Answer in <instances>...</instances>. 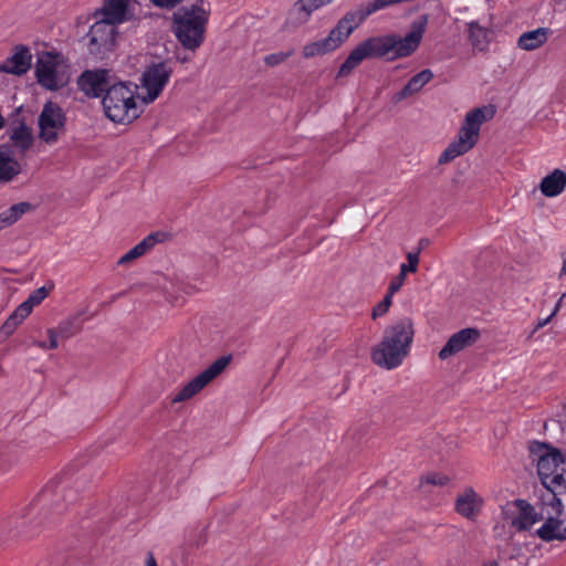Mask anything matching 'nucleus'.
I'll list each match as a JSON object with an SVG mask.
<instances>
[{
	"label": "nucleus",
	"instance_id": "nucleus-18",
	"mask_svg": "<svg viewBox=\"0 0 566 566\" xmlns=\"http://www.w3.org/2000/svg\"><path fill=\"white\" fill-rule=\"evenodd\" d=\"M31 53L27 46H18L12 56L0 65V72L21 75L31 66Z\"/></svg>",
	"mask_w": 566,
	"mask_h": 566
},
{
	"label": "nucleus",
	"instance_id": "nucleus-25",
	"mask_svg": "<svg viewBox=\"0 0 566 566\" xmlns=\"http://www.w3.org/2000/svg\"><path fill=\"white\" fill-rule=\"evenodd\" d=\"M547 514L549 515L544 524L536 531V535L544 542H552V541H564L566 539V533L560 534V525L563 524L562 521H559L557 517H554L553 509L551 507L549 511H547ZM559 514H556V516H559Z\"/></svg>",
	"mask_w": 566,
	"mask_h": 566
},
{
	"label": "nucleus",
	"instance_id": "nucleus-16",
	"mask_svg": "<svg viewBox=\"0 0 566 566\" xmlns=\"http://www.w3.org/2000/svg\"><path fill=\"white\" fill-rule=\"evenodd\" d=\"M484 505V501L473 488H465L463 492L458 494L454 502V511L469 521H475L480 515Z\"/></svg>",
	"mask_w": 566,
	"mask_h": 566
},
{
	"label": "nucleus",
	"instance_id": "nucleus-12",
	"mask_svg": "<svg viewBox=\"0 0 566 566\" xmlns=\"http://www.w3.org/2000/svg\"><path fill=\"white\" fill-rule=\"evenodd\" d=\"M171 74L172 67L167 61L150 64L143 73L142 82L146 90V95L142 97L143 102L146 104L154 102L163 92Z\"/></svg>",
	"mask_w": 566,
	"mask_h": 566
},
{
	"label": "nucleus",
	"instance_id": "nucleus-43",
	"mask_svg": "<svg viewBox=\"0 0 566 566\" xmlns=\"http://www.w3.org/2000/svg\"><path fill=\"white\" fill-rule=\"evenodd\" d=\"M7 228V224L4 223V220L2 218V214L0 213V230Z\"/></svg>",
	"mask_w": 566,
	"mask_h": 566
},
{
	"label": "nucleus",
	"instance_id": "nucleus-34",
	"mask_svg": "<svg viewBox=\"0 0 566 566\" xmlns=\"http://www.w3.org/2000/svg\"><path fill=\"white\" fill-rule=\"evenodd\" d=\"M402 358L403 356H371L374 364L387 370L401 366Z\"/></svg>",
	"mask_w": 566,
	"mask_h": 566
},
{
	"label": "nucleus",
	"instance_id": "nucleus-3",
	"mask_svg": "<svg viewBox=\"0 0 566 566\" xmlns=\"http://www.w3.org/2000/svg\"><path fill=\"white\" fill-rule=\"evenodd\" d=\"M180 7L172 14V32L186 50L195 52L205 41L210 11L201 4Z\"/></svg>",
	"mask_w": 566,
	"mask_h": 566
},
{
	"label": "nucleus",
	"instance_id": "nucleus-40",
	"mask_svg": "<svg viewBox=\"0 0 566 566\" xmlns=\"http://www.w3.org/2000/svg\"><path fill=\"white\" fill-rule=\"evenodd\" d=\"M52 494H53V489H52L50 485H46V486L43 489V491H42V493H41V495H40V496H41V500H42V501H46L48 499H50V497H51V495H52Z\"/></svg>",
	"mask_w": 566,
	"mask_h": 566
},
{
	"label": "nucleus",
	"instance_id": "nucleus-14",
	"mask_svg": "<svg viewBox=\"0 0 566 566\" xmlns=\"http://www.w3.org/2000/svg\"><path fill=\"white\" fill-rule=\"evenodd\" d=\"M49 292L50 290H48L45 286L34 290L3 323L1 327L2 334L7 336L12 334L15 328L30 315L33 307L39 305L49 295Z\"/></svg>",
	"mask_w": 566,
	"mask_h": 566
},
{
	"label": "nucleus",
	"instance_id": "nucleus-33",
	"mask_svg": "<svg viewBox=\"0 0 566 566\" xmlns=\"http://www.w3.org/2000/svg\"><path fill=\"white\" fill-rule=\"evenodd\" d=\"M19 460V450L17 446H8L0 452V470L7 471Z\"/></svg>",
	"mask_w": 566,
	"mask_h": 566
},
{
	"label": "nucleus",
	"instance_id": "nucleus-31",
	"mask_svg": "<svg viewBox=\"0 0 566 566\" xmlns=\"http://www.w3.org/2000/svg\"><path fill=\"white\" fill-rule=\"evenodd\" d=\"M469 39L475 49L482 51L488 44V31L476 22H471L469 24Z\"/></svg>",
	"mask_w": 566,
	"mask_h": 566
},
{
	"label": "nucleus",
	"instance_id": "nucleus-7",
	"mask_svg": "<svg viewBox=\"0 0 566 566\" xmlns=\"http://www.w3.org/2000/svg\"><path fill=\"white\" fill-rule=\"evenodd\" d=\"M413 334L412 322L403 318L385 331L382 342L371 354H408Z\"/></svg>",
	"mask_w": 566,
	"mask_h": 566
},
{
	"label": "nucleus",
	"instance_id": "nucleus-8",
	"mask_svg": "<svg viewBox=\"0 0 566 566\" xmlns=\"http://www.w3.org/2000/svg\"><path fill=\"white\" fill-rule=\"evenodd\" d=\"M232 356H220L208 368L184 385L170 397L171 405L185 402L198 395L206 386L216 379L231 363Z\"/></svg>",
	"mask_w": 566,
	"mask_h": 566
},
{
	"label": "nucleus",
	"instance_id": "nucleus-11",
	"mask_svg": "<svg viewBox=\"0 0 566 566\" xmlns=\"http://www.w3.org/2000/svg\"><path fill=\"white\" fill-rule=\"evenodd\" d=\"M65 115L62 108L52 102L44 104L39 118V138L44 143L55 144L65 130Z\"/></svg>",
	"mask_w": 566,
	"mask_h": 566
},
{
	"label": "nucleus",
	"instance_id": "nucleus-26",
	"mask_svg": "<svg viewBox=\"0 0 566 566\" xmlns=\"http://www.w3.org/2000/svg\"><path fill=\"white\" fill-rule=\"evenodd\" d=\"M520 513L513 525L520 531H528L536 522L543 520V512L537 514L535 509L524 500L516 502Z\"/></svg>",
	"mask_w": 566,
	"mask_h": 566
},
{
	"label": "nucleus",
	"instance_id": "nucleus-32",
	"mask_svg": "<svg viewBox=\"0 0 566 566\" xmlns=\"http://www.w3.org/2000/svg\"><path fill=\"white\" fill-rule=\"evenodd\" d=\"M32 206L29 202H19L11 206L8 210L1 212L7 227L15 223L25 212L30 211Z\"/></svg>",
	"mask_w": 566,
	"mask_h": 566
},
{
	"label": "nucleus",
	"instance_id": "nucleus-36",
	"mask_svg": "<svg viewBox=\"0 0 566 566\" xmlns=\"http://www.w3.org/2000/svg\"><path fill=\"white\" fill-rule=\"evenodd\" d=\"M422 482L438 486H446L449 484L450 478L439 472H432L424 475L422 478Z\"/></svg>",
	"mask_w": 566,
	"mask_h": 566
},
{
	"label": "nucleus",
	"instance_id": "nucleus-22",
	"mask_svg": "<svg viewBox=\"0 0 566 566\" xmlns=\"http://www.w3.org/2000/svg\"><path fill=\"white\" fill-rule=\"evenodd\" d=\"M432 77L433 73L429 69L422 70L421 72L417 73L408 81V83L401 88V91L394 95V102L400 103L407 97H410L413 94L420 92L421 88L432 80Z\"/></svg>",
	"mask_w": 566,
	"mask_h": 566
},
{
	"label": "nucleus",
	"instance_id": "nucleus-4",
	"mask_svg": "<svg viewBox=\"0 0 566 566\" xmlns=\"http://www.w3.org/2000/svg\"><path fill=\"white\" fill-rule=\"evenodd\" d=\"M494 113L492 107H479L470 111L459 130L458 139L443 150L439 157V164H447L473 148L478 142L481 125L491 119Z\"/></svg>",
	"mask_w": 566,
	"mask_h": 566
},
{
	"label": "nucleus",
	"instance_id": "nucleus-5",
	"mask_svg": "<svg viewBox=\"0 0 566 566\" xmlns=\"http://www.w3.org/2000/svg\"><path fill=\"white\" fill-rule=\"evenodd\" d=\"M102 104L105 115L114 123H130L142 113L136 104L134 91L122 82L107 88Z\"/></svg>",
	"mask_w": 566,
	"mask_h": 566
},
{
	"label": "nucleus",
	"instance_id": "nucleus-24",
	"mask_svg": "<svg viewBox=\"0 0 566 566\" xmlns=\"http://www.w3.org/2000/svg\"><path fill=\"white\" fill-rule=\"evenodd\" d=\"M164 237L163 233L156 232L150 233L146 238H144L138 244H136L134 248H132L128 252H126L120 259L118 260V265H127L134 260L143 256L145 253H147L149 250H151L157 242H159Z\"/></svg>",
	"mask_w": 566,
	"mask_h": 566
},
{
	"label": "nucleus",
	"instance_id": "nucleus-20",
	"mask_svg": "<svg viewBox=\"0 0 566 566\" xmlns=\"http://www.w3.org/2000/svg\"><path fill=\"white\" fill-rule=\"evenodd\" d=\"M405 2L403 0H374L366 4L359 6L356 10L347 12L345 15L355 25V29L370 14L378 10H382L389 6Z\"/></svg>",
	"mask_w": 566,
	"mask_h": 566
},
{
	"label": "nucleus",
	"instance_id": "nucleus-42",
	"mask_svg": "<svg viewBox=\"0 0 566 566\" xmlns=\"http://www.w3.org/2000/svg\"><path fill=\"white\" fill-rule=\"evenodd\" d=\"M566 275V258L564 259L563 266L559 273V276Z\"/></svg>",
	"mask_w": 566,
	"mask_h": 566
},
{
	"label": "nucleus",
	"instance_id": "nucleus-19",
	"mask_svg": "<svg viewBox=\"0 0 566 566\" xmlns=\"http://www.w3.org/2000/svg\"><path fill=\"white\" fill-rule=\"evenodd\" d=\"M22 170L21 164L15 158L14 151L8 145L0 147V181L13 180Z\"/></svg>",
	"mask_w": 566,
	"mask_h": 566
},
{
	"label": "nucleus",
	"instance_id": "nucleus-37",
	"mask_svg": "<svg viewBox=\"0 0 566 566\" xmlns=\"http://www.w3.org/2000/svg\"><path fill=\"white\" fill-rule=\"evenodd\" d=\"M292 54H293V51L273 53V54L266 55L264 59V62L269 66H275V65L284 62Z\"/></svg>",
	"mask_w": 566,
	"mask_h": 566
},
{
	"label": "nucleus",
	"instance_id": "nucleus-28",
	"mask_svg": "<svg viewBox=\"0 0 566 566\" xmlns=\"http://www.w3.org/2000/svg\"><path fill=\"white\" fill-rule=\"evenodd\" d=\"M548 29L538 28L536 30L527 31L521 34L517 44L521 49L532 51L542 46L548 39Z\"/></svg>",
	"mask_w": 566,
	"mask_h": 566
},
{
	"label": "nucleus",
	"instance_id": "nucleus-23",
	"mask_svg": "<svg viewBox=\"0 0 566 566\" xmlns=\"http://www.w3.org/2000/svg\"><path fill=\"white\" fill-rule=\"evenodd\" d=\"M566 188V172L562 169H555L545 176L541 184L539 190L545 197H556Z\"/></svg>",
	"mask_w": 566,
	"mask_h": 566
},
{
	"label": "nucleus",
	"instance_id": "nucleus-27",
	"mask_svg": "<svg viewBox=\"0 0 566 566\" xmlns=\"http://www.w3.org/2000/svg\"><path fill=\"white\" fill-rule=\"evenodd\" d=\"M10 140L12 142L17 154L23 156L33 144V135L31 129L21 122L11 128Z\"/></svg>",
	"mask_w": 566,
	"mask_h": 566
},
{
	"label": "nucleus",
	"instance_id": "nucleus-44",
	"mask_svg": "<svg viewBox=\"0 0 566 566\" xmlns=\"http://www.w3.org/2000/svg\"><path fill=\"white\" fill-rule=\"evenodd\" d=\"M560 534H566V527H563L562 525H560Z\"/></svg>",
	"mask_w": 566,
	"mask_h": 566
},
{
	"label": "nucleus",
	"instance_id": "nucleus-9",
	"mask_svg": "<svg viewBox=\"0 0 566 566\" xmlns=\"http://www.w3.org/2000/svg\"><path fill=\"white\" fill-rule=\"evenodd\" d=\"M354 30L355 25L350 24L344 15L326 38L304 45L302 54L305 59H311L333 52L348 39Z\"/></svg>",
	"mask_w": 566,
	"mask_h": 566
},
{
	"label": "nucleus",
	"instance_id": "nucleus-17",
	"mask_svg": "<svg viewBox=\"0 0 566 566\" xmlns=\"http://www.w3.org/2000/svg\"><path fill=\"white\" fill-rule=\"evenodd\" d=\"M481 337L478 328L468 327L454 333L439 354H455L475 344Z\"/></svg>",
	"mask_w": 566,
	"mask_h": 566
},
{
	"label": "nucleus",
	"instance_id": "nucleus-13",
	"mask_svg": "<svg viewBox=\"0 0 566 566\" xmlns=\"http://www.w3.org/2000/svg\"><path fill=\"white\" fill-rule=\"evenodd\" d=\"M86 39L90 53L103 57L115 45L116 27L99 19L91 27Z\"/></svg>",
	"mask_w": 566,
	"mask_h": 566
},
{
	"label": "nucleus",
	"instance_id": "nucleus-46",
	"mask_svg": "<svg viewBox=\"0 0 566 566\" xmlns=\"http://www.w3.org/2000/svg\"><path fill=\"white\" fill-rule=\"evenodd\" d=\"M557 2H560L562 0H556Z\"/></svg>",
	"mask_w": 566,
	"mask_h": 566
},
{
	"label": "nucleus",
	"instance_id": "nucleus-45",
	"mask_svg": "<svg viewBox=\"0 0 566 566\" xmlns=\"http://www.w3.org/2000/svg\"><path fill=\"white\" fill-rule=\"evenodd\" d=\"M426 240H420V245H424Z\"/></svg>",
	"mask_w": 566,
	"mask_h": 566
},
{
	"label": "nucleus",
	"instance_id": "nucleus-38",
	"mask_svg": "<svg viewBox=\"0 0 566 566\" xmlns=\"http://www.w3.org/2000/svg\"><path fill=\"white\" fill-rule=\"evenodd\" d=\"M151 1L157 7L172 8L176 4H178L179 2H181L182 0H151Z\"/></svg>",
	"mask_w": 566,
	"mask_h": 566
},
{
	"label": "nucleus",
	"instance_id": "nucleus-29",
	"mask_svg": "<svg viewBox=\"0 0 566 566\" xmlns=\"http://www.w3.org/2000/svg\"><path fill=\"white\" fill-rule=\"evenodd\" d=\"M331 1L332 0H298L294 4L292 14L295 15V20L298 24H303L308 21L312 12Z\"/></svg>",
	"mask_w": 566,
	"mask_h": 566
},
{
	"label": "nucleus",
	"instance_id": "nucleus-41",
	"mask_svg": "<svg viewBox=\"0 0 566 566\" xmlns=\"http://www.w3.org/2000/svg\"><path fill=\"white\" fill-rule=\"evenodd\" d=\"M147 566H157L155 558L150 555L147 560Z\"/></svg>",
	"mask_w": 566,
	"mask_h": 566
},
{
	"label": "nucleus",
	"instance_id": "nucleus-2",
	"mask_svg": "<svg viewBox=\"0 0 566 566\" xmlns=\"http://www.w3.org/2000/svg\"><path fill=\"white\" fill-rule=\"evenodd\" d=\"M528 451L545 488L543 504L552 506L553 512L559 514L563 512L559 496L566 492V457L557 448L539 441H532Z\"/></svg>",
	"mask_w": 566,
	"mask_h": 566
},
{
	"label": "nucleus",
	"instance_id": "nucleus-21",
	"mask_svg": "<svg viewBox=\"0 0 566 566\" xmlns=\"http://www.w3.org/2000/svg\"><path fill=\"white\" fill-rule=\"evenodd\" d=\"M101 20L107 21L113 25L128 20L127 0H105L101 9Z\"/></svg>",
	"mask_w": 566,
	"mask_h": 566
},
{
	"label": "nucleus",
	"instance_id": "nucleus-6",
	"mask_svg": "<svg viewBox=\"0 0 566 566\" xmlns=\"http://www.w3.org/2000/svg\"><path fill=\"white\" fill-rule=\"evenodd\" d=\"M35 75L38 83L51 91L65 86L70 78L62 63V56L51 52H44L38 56Z\"/></svg>",
	"mask_w": 566,
	"mask_h": 566
},
{
	"label": "nucleus",
	"instance_id": "nucleus-35",
	"mask_svg": "<svg viewBox=\"0 0 566 566\" xmlns=\"http://www.w3.org/2000/svg\"><path fill=\"white\" fill-rule=\"evenodd\" d=\"M395 293H391V287H388L387 294L385 295L384 300L378 303L374 310H373V318L376 319L379 316L385 315L392 303V296Z\"/></svg>",
	"mask_w": 566,
	"mask_h": 566
},
{
	"label": "nucleus",
	"instance_id": "nucleus-10",
	"mask_svg": "<svg viewBox=\"0 0 566 566\" xmlns=\"http://www.w3.org/2000/svg\"><path fill=\"white\" fill-rule=\"evenodd\" d=\"M83 312H78L62 319L57 326L46 331L48 339L39 343V347L43 350L64 349L67 339L77 335L84 324L82 318Z\"/></svg>",
	"mask_w": 566,
	"mask_h": 566
},
{
	"label": "nucleus",
	"instance_id": "nucleus-1",
	"mask_svg": "<svg viewBox=\"0 0 566 566\" xmlns=\"http://www.w3.org/2000/svg\"><path fill=\"white\" fill-rule=\"evenodd\" d=\"M426 24L427 17L422 15L419 21L412 23L411 31L403 38L390 34L371 36L360 42L340 65L338 76L349 75L366 59L386 57L392 61L411 55L421 42Z\"/></svg>",
	"mask_w": 566,
	"mask_h": 566
},
{
	"label": "nucleus",
	"instance_id": "nucleus-39",
	"mask_svg": "<svg viewBox=\"0 0 566 566\" xmlns=\"http://www.w3.org/2000/svg\"><path fill=\"white\" fill-rule=\"evenodd\" d=\"M565 297H566V293H564L560 296V298L558 300V302L556 303L554 312L552 313V315L549 317H547L544 322L538 324L539 327L544 326L549 321V318L558 312V310L560 308Z\"/></svg>",
	"mask_w": 566,
	"mask_h": 566
},
{
	"label": "nucleus",
	"instance_id": "nucleus-15",
	"mask_svg": "<svg viewBox=\"0 0 566 566\" xmlns=\"http://www.w3.org/2000/svg\"><path fill=\"white\" fill-rule=\"evenodd\" d=\"M77 84L81 91L90 97H98L103 93L106 94L107 88L113 85L109 71L107 70L85 71L78 77Z\"/></svg>",
	"mask_w": 566,
	"mask_h": 566
},
{
	"label": "nucleus",
	"instance_id": "nucleus-30",
	"mask_svg": "<svg viewBox=\"0 0 566 566\" xmlns=\"http://www.w3.org/2000/svg\"><path fill=\"white\" fill-rule=\"evenodd\" d=\"M419 253H420V250H418L416 252L407 253L408 264L400 265L399 274L396 277H394L389 284V286L391 287V293H397L401 289L403 282H405V279H406V274L408 272H411V273L417 272L418 263H419Z\"/></svg>",
	"mask_w": 566,
	"mask_h": 566
}]
</instances>
